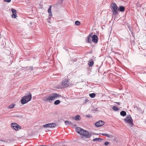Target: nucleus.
<instances>
[{"mask_svg": "<svg viewBox=\"0 0 146 146\" xmlns=\"http://www.w3.org/2000/svg\"><path fill=\"white\" fill-rule=\"evenodd\" d=\"M76 131L81 135V137L85 138H90L91 134L88 131L83 129L80 127H77L76 129Z\"/></svg>", "mask_w": 146, "mask_h": 146, "instance_id": "1", "label": "nucleus"}, {"mask_svg": "<svg viewBox=\"0 0 146 146\" xmlns=\"http://www.w3.org/2000/svg\"><path fill=\"white\" fill-rule=\"evenodd\" d=\"M120 114L121 115L124 117L126 115V113L124 111H122L120 112Z\"/></svg>", "mask_w": 146, "mask_h": 146, "instance_id": "20", "label": "nucleus"}, {"mask_svg": "<svg viewBox=\"0 0 146 146\" xmlns=\"http://www.w3.org/2000/svg\"><path fill=\"white\" fill-rule=\"evenodd\" d=\"M63 48L64 49L66 50H67L68 51V50H67V49H66V48H65V47H63Z\"/></svg>", "mask_w": 146, "mask_h": 146, "instance_id": "34", "label": "nucleus"}, {"mask_svg": "<svg viewBox=\"0 0 146 146\" xmlns=\"http://www.w3.org/2000/svg\"><path fill=\"white\" fill-rule=\"evenodd\" d=\"M94 61L92 60L91 61L89 60L88 62V65L89 67H92L94 64Z\"/></svg>", "mask_w": 146, "mask_h": 146, "instance_id": "18", "label": "nucleus"}, {"mask_svg": "<svg viewBox=\"0 0 146 146\" xmlns=\"http://www.w3.org/2000/svg\"><path fill=\"white\" fill-rule=\"evenodd\" d=\"M134 69L136 70L137 71L140 72L143 71V70H145L146 69V67H143L139 66H136L134 67Z\"/></svg>", "mask_w": 146, "mask_h": 146, "instance_id": "8", "label": "nucleus"}, {"mask_svg": "<svg viewBox=\"0 0 146 146\" xmlns=\"http://www.w3.org/2000/svg\"><path fill=\"white\" fill-rule=\"evenodd\" d=\"M112 109L114 111H117L119 110V109L115 106L112 107Z\"/></svg>", "mask_w": 146, "mask_h": 146, "instance_id": "23", "label": "nucleus"}, {"mask_svg": "<svg viewBox=\"0 0 146 146\" xmlns=\"http://www.w3.org/2000/svg\"><path fill=\"white\" fill-rule=\"evenodd\" d=\"M11 125L12 128L16 131L19 130L21 128V127L16 123H12Z\"/></svg>", "mask_w": 146, "mask_h": 146, "instance_id": "6", "label": "nucleus"}, {"mask_svg": "<svg viewBox=\"0 0 146 146\" xmlns=\"http://www.w3.org/2000/svg\"><path fill=\"white\" fill-rule=\"evenodd\" d=\"M72 119L76 121H80L81 119V117L79 115H77L75 117H73Z\"/></svg>", "mask_w": 146, "mask_h": 146, "instance_id": "16", "label": "nucleus"}, {"mask_svg": "<svg viewBox=\"0 0 146 146\" xmlns=\"http://www.w3.org/2000/svg\"><path fill=\"white\" fill-rule=\"evenodd\" d=\"M69 79H65L63 80L62 82V84L63 85H66V87H67L68 86V85L67 84L69 82Z\"/></svg>", "mask_w": 146, "mask_h": 146, "instance_id": "13", "label": "nucleus"}, {"mask_svg": "<svg viewBox=\"0 0 146 146\" xmlns=\"http://www.w3.org/2000/svg\"><path fill=\"white\" fill-rule=\"evenodd\" d=\"M74 126H76V124L74 125Z\"/></svg>", "mask_w": 146, "mask_h": 146, "instance_id": "36", "label": "nucleus"}, {"mask_svg": "<svg viewBox=\"0 0 146 146\" xmlns=\"http://www.w3.org/2000/svg\"><path fill=\"white\" fill-rule=\"evenodd\" d=\"M32 98V95L30 92L27 93V94L23 96L21 100V103L24 104L27 103L31 100Z\"/></svg>", "mask_w": 146, "mask_h": 146, "instance_id": "3", "label": "nucleus"}, {"mask_svg": "<svg viewBox=\"0 0 146 146\" xmlns=\"http://www.w3.org/2000/svg\"><path fill=\"white\" fill-rule=\"evenodd\" d=\"M100 135H102L103 136H106L108 137H112V135H109L105 133H100Z\"/></svg>", "mask_w": 146, "mask_h": 146, "instance_id": "19", "label": "nucleus"}, {"mask_svg": "<svg viewBox=\"0 0 146 146\" xmlns=\"http://www.w3.org/2000/svg\"><path fill=\"white\" fill-rule=\"evenodd\" d=\"M86 116L87 117H92L91 115L90 114L86 115Z\"/></svg>", "mask_w": 146, "mask_h": 146, "instance_id": "30", "label": "nucleus"}, {"mask_svg": "<svg viewBox=\"0 0 146 146\" xmlns=\"http://www.w3.org/2000/svg\"><path fill=\"white\" fill-rule=\"evenodd\" d=\"M80 24V22L78 21H76L75 22V24L78 26H79Z\"/></svg>", "mask_w": 146, "mask_h": 146, "instance_id": "27", "label": "nucleus"}, {"mask_svg": "<svg viewBox=\"0 0 146 146\" xmlns=\"http://www.w3.org/2000/svg\"><path fill=\"white\" fill-rule=\"evenodd\" d=\"M104 124V122L103 121L100 120L96 122L95 124V126L97 127H100Z\"/></svg>", "mask_w": 146, "mask_h": 146, "instance_id": "9", "label": "nucleus"}, {"mask_svg": "<svg viewBox=\"0 0 146 146\" xmlns=\"http://www.w3.org/2000/svg\"><path fill=\"white\" fill-rule=\"evenodd\" d=\"M51 7H52V6L51 5H50L49 6V7L48 9V12L49 14V17H48V19H50V17H51L52 16L51 11Z\"/></svg>", "mask_w": 146, "mask_h": 146, "instance_id": "14", "label": "nucleus"}, {"mask_svg": "<svg viewBox=\"0 0 146 146\" xmlns=\"http://www.w3.org/2000/svg\"><path fill=\"white\" fill-rule=\"evenodd\" d=\"M100 140H103V139L101 138H95L93 139V141H99Z\"/></svg>", "mask_w": 146, "mask_h": 146, "instance_id": "21", "label": "nucleus"}, {"mask_svg": "<svg viewBox=\"0 0 146 146\" xmlns=\"http://www.w3.org/2000/svg\"><path fill=\"white\" fill-rule=\"evenodd\" d=\"M56 126V123H49L43 125L44 127L45 128H53L55 127Z\"/></svg>", "mask_w": 146, "mask_h": 146, "instance_id": "7", "label": "nucleus"}, {"mask_svg": "<svg viewBox=\"0 0 146 146\" xmlns=\"http://www.w3.org/2000/svg\"><path fill=\"white\" fill-rule=\"evenodd\" d=\"M92 41L93 42L97 43L98 42V36L95 34H94L91 37Z\"/></svg>", "mask_w": 146, "mask_h": 146, "instance_id": "10", "label": "nucleus"}, {"mask_svg": "<svg viewBox=\"0 0 146 146\" xmlns=\"http://www.w3.org/2000/svg\"><path fill=\"white\" fill-rule=\"evenodd\" d=\"M89 95L91 98H93L96 96V94L94 93H92L90 94Z\"/></svg>", "mask_w": 146, "mask_h": 146, "instance_id": "24", "label": "nucleus"}, {"mask_svg": "<svg viewBox=\"0 0 146 146\" xmlns=\"http://www.w3.org/2000/svg\"><path fill=\"white\" fill-rule=\"evenodd\" d=\"M11 11L13 14L12 17L13 18H15L17 17L16 10L15 9H11Z\"/></svg>", "mask_w": 146, "mask_h": 146, "instance_id": "12", "label": "nucleus"}, {"mask_svg": "<svg viewBox=\"0 0 146 146\" xmlns=\"http://www.w3.org/2000/svg\"><path fill=\"white\" fill-rule=\"evenodd\" d=\"M118 10L121 12H123L125 10V7L122 6H120L118 8Z\"/></svg>", "mask_w": 146, "mask_h": 146, "instance_id": "15", "label": "nucleus"}, {"mask_svg": "<svg viewBox=\"0 0 146 146\" xmlns=\"http://www.w3.org/2000/svg\"><path fill=\"white\" fill-rule=\"evenodd\" d=\"M60 101L59 100H57L55 101L54 103V104L55 105H58L60 104Z\"/></svg>", "mask_w": 146, "mask_h": 146, "instance_id": "22", "label": "nucleus"}, {"mask_svg": "<svg viewBox=\"0 0 146 146\" xmlns=\"http://www.w3.org/2000/svg\"><path fill=\"white\" fill-rule=\"evenodd\" d=\"M15 105V104L14 103L11 104L10 106H9L8 107V108L9 109H12L14 107Z\"/></svg>", "mask_w": 146, "mask_h": 146, "instance_id": "25", "label": "nucleus"}, {"mask_svg": "<svg viewBox=\"0 0 146 146\" xmlns=\"http://www.w3.org/2000/svg\"><path fill=\"white\" fill-rule=\"evenodd\" d=\"M32 24V23L31 22H30V24L31 25Z\"/></svg>", "mask_w": 146, "mask_h": 146, "instance_id": "35", "label": "nucleus"}, {"mask_svg": "<svg viewBox=\"0 0 146 146\" xmlns=\"http://www.w3.org/2000/svg\"><path fill=\"white\" fill-rule=\"evenodd\" d=\"M88 100L87 99H86L85 100V102L83 103L84 104H85L86 103L88 102Z\"/></svg>", "mask_w": 146, "mask_h": 146, "instance_id": "32", "label": "nucleus"}, {"mask_svg": "<svg viewBox=\"0 0 146 146\" xmlns=\"http://www.w3.org/2000/svg\"><path fill=\"white\" fill-rule=\"evenodd\" d=\"M93 33H91L88 35L87 37V39L86 40V43L91 44L92 43V40H91V38L92 37V34Z\"/></svg>", "mask_w": 146, "mask_h": 146, "instance_id": "11", "label": "nucleus"}, {"mask_svg": "<svg viewBox=\"0 0 146 146\" xmlns=\"http://www.w3.org/2000/svg\"><path fill=\"white\" fill-rule=\"evenodd\" d=\"M115 103H116L118 105H119V104L120 103V102H115Z\"/></svg>", "mask_w": 146, "mask_h": 146, "instance_id": "33", "label": "nucleus"}, {"mask_svg": "<svg viewBox=\"0 0 146 146\" xmlns=\"http://www.w3.org/2000/svg\"><path fill=\"white\" fill-rule=\"evenodd\" d=\"M109 144V142L108 141H105L104 143L105 145H107Z\"/></svg>", "mask_w": 146, "mask_h": 146, "instance_id": "29", "label": "nucleus"}, {"mask_svg": "<svg viewBox=\"0 0 146 146\" xmlns=\"http://www.w3.org/2000/svg\"><path fill=\"white\" fill-rule=\"evenodd\" d=\"M124 120L125 123H128L130 126L132 127L133 125V120L130 115H127L126 118L124 119Z\"/></svg>", "mask_w": 146, "mask_h": 146, "instance_id": "5", "label": "nucleus"}, {"mask_svg": "<svg viewBox=\"0 0 146 146\" xmlns=\"http://www.w3.org/2000/svg\"><path fill=\"white\" fill-rule=\"evenodd\" d=\"M110 8L111 9L113 14L114 15L118 14V7L117 5L115 3H112L111 5Z\"/></svg>", "mask_w": 146, "mask_h": 146, "instance_id": "4", "label": "nucleus"}, {"mask_svg": "<svg viewBox=\"0 0 146 146\" xmlns=\"http://www.w3.org/2000/svg\"><path fill=\"white\" fill-rule=\"evenodd\" d=\"M27 68H28V69L31 70H32L33 69V68L32 66H29Z\"/></svg>", "mask_w": 146, "mask_h": 146, "instance_id": "28", "label": "nucleus"}, {"mask_svg": "<svg viewBox=\"0 0 146 146\" xmlns=\"http://www.w3.org/2000/svg\"><path fill=\"white\" fill-rule=\"evenodd\" d=\"M127 27L129 29V30L130 31L132 34V36H133V29L131 25H127Z\"/></svg>", "mask_w": 146, "mask_h": 146, "instance_id": "17", "label": "nucleus"}, {"mask_svg": "<svg viewBox=\"0 0 146 146\" xmlns=\"http://www.w3.org/2000/svg\"><path fill=\"white\" fill-rule=\"evenodd\" d=\"M145 123H146V120L145 121Z\"/></svg>", "mask_w": 146, "mask_h": 146, "instance_id": "37", "label": "nucleus"}, {"mask_svg": "<svg viewBox=\"0 0 146 146\" xmlns=\"http://www.w3.org/2000/svg\"><path fill=\"white\" fill-rule=\"evenodd\" d=\"M61 96L59 94L55 93H52L51 94L46 96L43 98V100L44 101H48L49 102L51 103L52 101L56 99L58 97Z\"/></svg>", "mask_w": 146, "mask_h": 146, "instance_id": "2", "label": "nucleus"}, {"mask_svg": "<svg viewBox=\"0 0 146 146\" xmlns=\"http://www.w3.org/2000/svg\"><path fill=\"white\" fill-rule=\"evenodd\" d=\"M65 123L66 125H68L72 124V123L68 121H66L65 122Z\"/></svg>", "mask_w": 146, "mask_h": 146, "instance_id": "26", "label": "nucleus"}, {"mask_svg": "<svg viewBox=\"0 0 146 146\" xmlns=\"http://www.w3.org/2000/svg\"><path fill=\"white\" fill-rule=\"evenodd\" d=\"M11 0H4L5 2L9 3L10 2Z\"/></svg>", "mask_w": 146, "mask_h": 146, "instance_id": "31", "label": "nucleus"}]
</instances>
